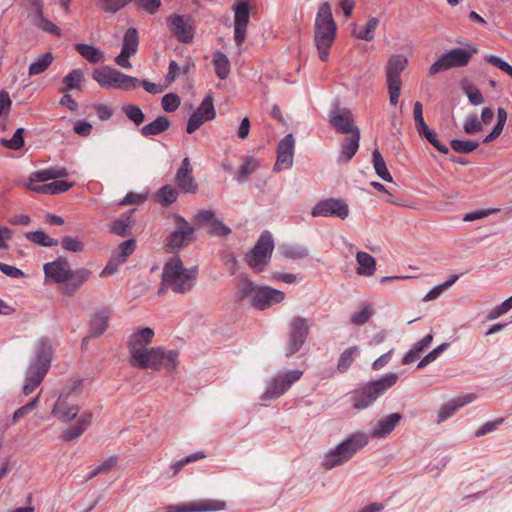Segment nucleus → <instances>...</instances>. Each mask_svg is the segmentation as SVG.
Segmentation results:
<instances>
[{"label": "nucleus", "instance_id": "obj_1", "mask_svg": "<svg viewBox=\"0 0 512 512\" xmlns=\"http://www.w3.org/2000/svg\"><path fill=\"white\" fill-rule=\"evenodd\" d=\"M197 276V266L187 269L179 257L171 258L163 267L158 294H164L167 289L176 294H185L194 288Z\"/></svg>", "mask_w": 512, "mask_h": 512}, {"label": "nucleus", "instance_id": "obj_2", "mask_svg": "<svg viewBox=\"0 0 512 512\" xmlns=\"http://www.w3.org/2000/svg\"><path fill=\"white\" fill-rule=\"evenodd\" d=\"M337 24L332 15V9L328 2H323L316 13L314 23V41L319 52V58L326 62L329 58V50L335 40Z\"/></svg>", "mask_w": 512, "mask_h": 512}, {"label": "nucleus", "instance_id": "obj_3", "mask_svg": "<svg viewBox=\"0 0 512 512\" xmlns=\"http://www.w3.org/2000/svg\"><path fill=\"white\" fill-rule=\"evenodd\" d=\"M368 441L369 437L366 433H353L349 438L325 454L321 462V466L325 470H331L335 467L343 465L349 461L358 451L364 448L368 444Z\"/></svg>", "mask_w": 512, "mask_h": 512}, {"label": "nucleus", "instance_id": "obj_4", "mask_svg": "<svg viewBox=\"0 0 512 512\" xmlns=\"http://www.w3.org/2000/svg\"><path fill=\"white\" fill-rule=\"evenodd\" d=\"M81 388V379L74 380L64 387L52 408L51 415L62 423H69L74 420L80 411L78 397Z\"/></svg>", "mask_w": 512, "mask_h": 512}, {"label": "nucleus", "instance_id": "obj_5", "mask_svg": "<svg viewBox=\"0 0 512 512\" xmlns=\"http://www.w3.org/2000/svg\"><path fill=\"white\" fill-rule=\"evenodd\" d=\"M178 355L179 353L176 350L153 347L144 354H139L138 359L132 362V365L141 369H152L154 371L165 369L168 372H173L179 364Z\"/></svg>", "mask_w": 512, "mask_h": 512}, {"label": "nucleus", "instance_id": "obj_6", "mask_svg": "<svg viewBox=\"0 0 512 512\" xmlns=\"http://www.w3.org/2000/svg\"><path fill=\"white\" fill-rule=\"evenodd\" d=\"M398 378V374L388 373L356 390L353 395L354 407L357 409L367 408L378 397L393 387L396 384Z\"/></svg>", "mask_w": 512, "mask_h": 512}, {"label": "nucleus", "instance_id": "obj_7", "mask_svg": "<svg viewBox=\"0 0 512 512\" xmlns=\"http://www.w3.org/2000/svg\"><path fill=\"white\" fill-rule=\"evenodd\" d=\"M93 79L103 88H116L122 90H132L140 85V80L136 77L126 75L121 71L103 67L93 73Z\"/></svg>", "mask_w": 512, "mask_h": 512}, {"label": "nucleus", "instance_id": "obj_8", "mask_svg": "<svg viewBox=\"0 0 512 512\" xmlns=\"http://www.w3.org/2000/svg\"><path fill=\"white\" fill-rule=\"evenodd\" d=\"M477 51L478 50L473 46H469L467 49H451L444 53L429 67V74L436 75L441 71L451 68L464 67L469 63L470 59L477 53Z\"/></svg>", "mask_w": 512, "mask_h": 512}, {"label": "nucleus", "instance_id": "obj_9", "mask_svg": "<svg viewBox=\"0 0 512 512\" xmlns=\"http://www.w3.org/2000/svg\"><path fill=\"white\" fill-rule=\"evenodd\" d=\"M408 64L407 58L402 54L390 57L386 65V80L389 92V99L392 105H397L401 92V73Z\"/></svg>", "mask_w": 512, "mask_h": 512}, {"label": "nucleus", "instance_id": "obj_10", "mask_svg": "<svg viewBox=\"0 0 512 512\" xmlns=\"http://www.w3.org/2000/svg\"><path fill=\"white\" fill-rule=\"evenodd\" d=\"M176 229L166 239L170 252H178L195 240V228L182 216L174 215Z\"/></svg>", "mask_w": 512, "mask_h": 512}, {"label": "nucleus", "instance_id": "obj_11", "mask_svg": "<svg viewBox=\"0 0 512 512\" xmlns=\"http://www.w3.org/2000/svg\"><path fill=\"white\" fill-rule=\"evenodd\" d=\"M310 330L309 321L301 316H295L289 324L286 356L290 357L300 351L306 342Z\"/></svg>", "mask_w": 512, "mask_h": 512}, {"label": "nucleus", "instance_id": "obj_12", "mask_svg": "<svg viewBox=\"0 0 512 512\" xmlns=\"http://www.w3.org/2000/svg\"><path fill=\"white\" fill-rule=\"evenodd\" d=\"M302 375L303 372L300 370H291L278 374L268 384L263 393L262 399L271 400L282 396L293 383L301 378Z\"/></svg>", "mask_w": 512, "mask_h": 512}, {"label": "nucleus", "instance_id": "obj_13", "mask_svg": "<svg viewBox=\"0 0 512 512\" xmlns=\"http://www.w3.org/2000/svg\"><path fill=\"white\" fill-rule=\"evenodd\" d=\"M313 217H337L342 220L349 215V207L342 199L328 198L319 201L311 211Z\"/></svg>", "mask_w": 512, "mask_h": 512}, {"label": "nucleus", "instance_id": "obj_14", "mask_svg": "<svg viewBox=\"0 0 512 512\" xmlns=\"http://www.w3.org/2000/svg\"><path fill=\"white\" fill-rule=\"evenodd\" d=\"M234 10V40L241 46L246 39V31L250 18V7L247 2H236Z\"/></svg>", "mask_w": 512, "mask_h": 512}, {"label": "nucleus", "instance_id": "obj_15", "mask_svg": "<svg viewBox=\"0 0 512 512\" xmlns=\"http://www.w3.org/2000/svg\"><path fill=\"white\" fill-rule=\"evenodd\" d=\"M154 337L153 329L149 327L137 329L128 340L129 353L132 362H135L139 354H144L149 348L147 346L152 343Z\"/></svg>", "mask_w": 512, "mask_h": 512}, {"label": "nucleus", "instance_id": "obj_16", "mask_svg": "<svg viewBox=\"0 0 512 512\" xmlns=\"http://www.w3.org/2000/svg\"><path fill=\"white\" fill-rule=\"evenodd\" d=\"M295 140L293 134H287L280 140L277 147V160L273 167L275 172L289 169L293 165Z\"/></svg>", "mask_w": 512, "mask_h": 512}, {"label": "nucleus", "instance_id": "obj_17", "mask_svg": "<svg viewBox=\"0 0 512 512\" xmlns=\"http://www.w3.org/2000/svg\"><path fill=\"white\" fill-rule=\"evenodd\" d=\"M49 369V365L31 359L25 372L23 393L31 394L41 384Z\"/></svg>", "mask_w": 512, "mask_h": 512}, {"label": "nucleus", "instance_id": "obj_18", "mask_svg": "<svg viewBox=\"0 0 512 512\" xmlns=\"http://www.w3.org/2000/svg\"><path fill=\"white\" fill-rule=\"evenodd\" d=\"M167 24L180 42L189 44L193 41L194 29L189 17L172 14L167 18Z\"/></svg>", "mask_w": 512, "mask_h": 512}, {"label": "nucleus", "instance_id": "obj_19", "mask_svg": "<svg viewBox=\"0 0 512 512\" xmlns=\"http://www.w3.org/2000/svg\"><path fill=\"white\" fill-rule=\"evenodd\" d=\"M71 270L69 261L64 257H58L43 265L45 277L58 284L66 283L69 280Z\"/></svg>", "mask_w": 512, "mask_h": 512}, {"label": "nucleus", "instance_id": "obj_20", "mask_svg": "<svg viewBox=\"0 0 512 512\" xmlns=\"http://www.w3.org/2000/svg\"><path fill=\"white\" fill-rule=\"evenodd\" d=\"M284 299L285 293L283 291L269 286H260L255 295V301L252 302V307L258 310H265L281 303Z\"/></svg>", "mask_w": 512, "mask_h": 512}, {"label": "nucleus", "instance_id": "obj_21", "mask_svg": "<svg viewBox=\"0 0 512 512\" xmlns=\"http://www.w3.org/2000/svg\"><path fill=\"white\" fill-rule=\"evenodd\" d=\"M329 122L338 133L342 134L353 133L357 128L354 126L353 115L347 108H334L329 115Z\"/></svg>", "mask_w": 512, "mask_h": 512}, {"label": "nucleus", "instance_id": "obj_22", "mask_svg": "<svg viewBox=\"0 0 512 512\" xmlns=\"http://www.w3.org/2000/svg\"><path fill=\"white\" fill-rule=\"evenodd\" d=\"M193 169L188 157H185L181 166L177 170L175 182L183 193H196L198 184L196 183L193 175Z\"/></svg>", "mask_w": 512, "mask_h": 512}, {"label": "nucleus", "instance_id": "obj_23", "mask_svg": "<svg viewBox=\"0 0 512 512\" xmlns=\"http://www.w3.org/2000/svg\"><path fill=\"white\" fill-rule=\"evenodd\" d=\"M226 503L220 500L204 499L178 506L176 509H170L169 512H210L224 510Z\"/></svg>", "mask_w": 512, "mask_h": 512}, {"label": "nucleus", "instance_id": "obj_24", "mask_svg": "<svg viewBox=\"0 0 512 512\" xmlns=\"http://www.w3.org/2000/svg\"><path fill=\"white\" fill-rule=\"evenodd\" d=\"M259 287L260 286L253 282L246 274H241L238 277L236 284V302L242 303L248 300L252 307V302L255 301V295L257 294Z\"/></svg>", "mask_w": 512, "mask_h": 512}, {"label": "nucleus", "instance_id": "obj_25", "mask_svg": "<svg viewBox=\"0 0 512 512\" xmlns=\"http://www.w3.org/2000/svg\"><path fill=\"white\" fill-rule=\"evenodd\" d=\"M92 412H83L76 420L75 424L65 429L61 434V439L66 442L77 440L87 430L92 423Z\"/></svg>", "mask_w": 512, "mask_h": 512}, {"label": "nucleus", "instance_id": "obj_26", "mask_svg": "<svg viewBox=\"0 0 512 512\" xmlns=\"http://www.w3.org/2000/svg\"><path fill=\"white\" fill-rule=\"evenodd\" d=\"M359 141L360 130L359 128H355L353 133H350L347 137L344 138L341 144L337 162L340 164L348 163L357 153L359 149Z\"/></svg>", "mask_w": 512, "mask_h": 512}, {"label": "nucleus", "instance_id": "obj_27", "mask_svg": "<svg viewBox=\"0 0 512 512\" xmlns=\"http://www.w3.org/2000/svg\"><path fill=\"white\" fill-rule=\"evenodd\" d=\"M475 399L476 395L474 393H470L449 401L447 404L440 408L437 422H444L450 418L459 408L473 402Z\"/></svg>", "mask_w": 512, "mask_h": 512}, {"label": "nucleus", "instance_id": "obj_28", "mask_svg": "<svg viewBox=\"0 0 512 512\" xmlns=\"http://www.w3.org/2000/svg\"><path fill=\"white\" fill-rule=\"evenodd\" d=\"M54 348L50 338L43 336L35 344L32 359L51 366Z\"/></svg>", "mask_w": 512, "mask_h": 512}, {"label": "nucleus", "instance_id": "obj_29", "mask_svg": "<svg viewBox=\"0 0 512 512\" xmlns=\"http://www.w3.org/2000/svg\"><path fill=\"white\" fill-rule=\"evenodd\" d=\"M92 272L87 268H79L71 270L69 280L65 283L64 294L67 296L74 295L81 286L90 278Z\"/></svg>", "mask_w": 512, "mask_h": 512}, {"label": "nucleus", "instance_id": "obj_30", "mask_svg": "<svg viewBox=\"0 0 512 512\" xmlns=\"http://www.w3.org/2000/svg\"><path fill=\"white\" fill-rule=\"evenodd\" d=\"M402 415L400 413H392L383 419L379 420L371 432L374 438H383L389 435L401 421Z\"/></svg>", "mask_w": 512, "mask_h": 512}, {"label": "nucleus", "instance_id": "obj_31", "mask_svg": "<svg viewBox=\"0 0 512 512\" xmlns=\"http://www.w3.org/2000/svg\"><path fill=\"white\" fill-rule=\"evenodd\" d=\"M135 209H132L129 213L122 215L121 217L115 219L109 225V231L115 235L121 237H127L130 235V229L135 224V219L132 216V213Z\"/></svg>", "mask_w": 512, "mask_h": 512}, {"label": "nucleus", "instance_id": "obj_32", "mask_svg": "<svg viewBox=\"0 0 512 512\" xmlns=\"http://www.w3.org/2000/svg\"><path fill=\"white\" fill-rule=\"evenodd\" d=\"M356 260L358 263L357 273L361 276H372L376 271V261L367 252L359 251L356 254Z\"/></svg>", "mask_w": 512, "mask_h": 512}, {"label": "nucleus", "instance_id": "obj_33", "mask_svg": "<svg viewBox=\"0 0 512 512\" xmlns=\"http://www.w3.org/2000/svg\"><path fill=\"white\" fill-rule=\"evenodd\" d=\"M170 120L166 116H159L154 121L144 125L141 128V134L144 137L159 135L170 127Z\"/></svg>", "mask_w": 512, "mask_h": 512}, {"label": "nucleus", "instance_id": "obj_34", "mask_svg": "<svg viewBox=\"0 0 512 512\" xmlns=\"http://www.w3.org/2000/svg\"><path fill=\"white\" fill-rule=\"evenodd\" d=\"M260 166L258 159L254 157H245L244 162L235 175V180L238 183H244L248 180L249 176L253 174Z\"/></svg>", "mask_w": 512, "mask_h": 512}, {"label": "nucleus", "instance_id": "obj_35", "mask_svg": "<svg viewBox=\"0 0 512 512\" xmlns=\"http://www.w3.org/2000/svg\"><path fill=\"white\" fill-rule=\"evenodd\" d=\"M75 50L88 62L93 64L101 62L104 58L103 52L92 45L79 43L75 45Z\"/></svg>", "mask_w": 512, "mask_h": 512}, {"label": "nucleus", "instance_id": "obj_36", "mask_svg": "<svg viewBox=\"0 0 512 512\" xmlns=\"http://www.w3.org/2000/svg\"><path fill=\"white\" fill-rule=\"evenodd\" d=\"M216 75L224 80L230 73V61L228 57L221 51H216L212 60Z\"/></svg>", "mask_w": 512, "mask_h": 512}, {"label": "nucleus", "instance_id": "obj_37", "mask_svg": "<svg viewBox=\"0 0 512 512\" xmlns=\"http://www.w3.org/2000/svg\"><path fill=\"white\" fill-rule=\"evenodd\" d=\"M138 45L139 36L137 29L134 27L128 28L124 34L121 51L133 56L137 53Z\"/></svg>", "mask_w": 512, "mask_h": 512}, {"label": "nucleus", "instance_id": "obj_38", "mask_svg": "<svg viewBox=\"0 0 512 512\" xmlns=\"http://www.w3.org/2000/svg\"><path fill=\"white\" fill-rule=\"evenodd\" d=\"M54 57L51 52H46L40 55L28 68V74L30 76L39 75L45 72L48 67L52 64Z\"/></svg>", "mask_w": 512, "mask_h": 512}, {"label": "nucleus", "instance_id": "obj_39", "mask_svg": "<svg viewBox=\"0 0 512 512\" xmlns=\"http://www.w3.org/2000/svg\"><path fill=\"white\" fill-rule=\"evenodd\" d=\"M109 315L107 312L102 311L94 315L90 324V336H101L108 327Z\"/></svg>", "mask_w": 512, "mask_h": 512}, {"label": "nucleus", "instance_id": "obj_40", "mask_svg": "<svg viewBox=\"0 0 512 512\" xmlns=\"http://www.w3.org/2000/svg\"><path fill=\"white\" fill-rule=\"evenodd\" d=\"M372 163L376 174L386 182H392L393 177L389 172L385 160L382 157L380 151L375 149L372 153Z\"/></svg>", "mask_w": 512, "mask_h": 512}, {"label": "nucleus", "instance_id": "obj_41", "mask_svg": "<svg viewBox=\"0 0 512 512\" xmlns=\"http://www.w3.org/2000/svg\"><path fill=\"white\" fill-rule=\"evenodd\" d=\"M25 237L32 243L38 244L43 247H53L59 244L57 239L51 238L42 230L31 231L25 233Z\"/></svg>", "mask_w": 512, "mask_h": 512}, {"label": "nucleus", "instance_id": "obj_42", "mask_svg": "<svg viewBox=\"0 0 512 512\" xmlns=\"http://www.w3.org/2000/svg\"><path fill=\"white\" fill-rule=\"evenodd\" d=\"M245 260L250 268L254 269L256 272H261L270 261V257L261 252L256 253L255 249H252L246 254Z\"/></svg>", "mask_w": 512, "mask_h": 512}, {"label": "nucleus", "instance_id": "obj_43", "mask_svg": "<svg viewBox=\"0 0 512 512\" xmlns=\"http://www.w3.org/2000/svg\"><path fill=\"white\" fill-rule=\"evenodd\" d=\"M253 249H255L256 253L261 252L264 253V255L271 258L274 249V241L271 233L268 231H264L260 235Z\"/></svg>", "mask_w": 512, "mask_h": 512}, {"label": "nucleus", "instance_id": "obj_44", "mask_svg": "<svg viewBox=\"0 0 512 512\" xmlns=\"http://www.w3.org/2000/svg\"><path fill=\"white\" fill-rule=\"evenodd\" d=\"M35 26L55 36H61V30L52 21L44 17L43 9L35 13Z\"/></svg>", "mask_w": 512, "mask_h": 512}, {"label": "nucleus", "instance_id": "obj_45", "mask_svg": "<svg viewBox=\"0 0 512 512\" xmlns=\"http://www.w3.org/2000/svg\"><path fill=\"white\" fill-rule=\"evenodd\" d=\"M359 353L358 346H352L347 349H345L339 359L337 364V369L339 372L343 373L349 369V367L352 365L354 361L355 355Z\"/></svg>", "mask_w": 512, "mask_h": 512}, {"label": "nucleus", "instance_id": "obj_46", "mask_svg": "<svg viewBox=\"0 0 512 512\" xmlns=\"http://www.w3.org/2000/svg\"><path fill=\"white\" fill-rule=\"evenodd\" d=\"M84 80V73L81 69H73L63 78L65 88H61L60 92L67 90L80 89L79 84Z\"/></svg>", "mask_w": 512, "mask_h": 512}, {"label": "nucleus", "instance_id": "obj_47", "mask_svg": "<svg viewBox=\"0 0 512 512\" xmlns=\"http://www.w3.org/2000/svg\"><path fill=\"white\" fill-rule=\"evenodd\" d=\"M136 241L134 239H128L123 241L113 253L115 259H119V262H126L127 258L135 251Z\"/></svg>", "mask_w": 512, "mask_h": 512}, {"label": "nucleus", "instance_id": "obj_48", "mask_svg": "<svg viewBox=\"0 0 512 512\" xmlns=\"http://www.w3.org/2000/svg\"><path fill=\"white\" fill-rule=\"evenodd\" d=\"M122 112L136 126L141 125L145 120V114L140 109V107L137 105H134V104L124 105L122 107Z\"/></svg>", "mask_w": 512, "mask_h": 512}, {"label": "nucleus", "instance_id": "obj_49", "mask_svg": "<svg viewBox=\"0 0 512 512\" xmlns=\"http://www.w3.org/2000/svg\"><path fill=\"white\" fill-rule=\"evenodd\" d=\"M178 195L177 189L170 184L164 185L157 193L160 202L165 206L176 202Z\"/></svg>", "mask_w": 512, "mask_h": 512}, {"label": "nucleus", "instance_id": "obj_50", "mask_svg": "<svg viewBox=\"0 0 512 512\" xmlns=\"http://www.w3.org/2000/svg\"><path fill=\"white\" fill-rule=\"evenodd\" d=\"M25 132L24 128H18L11 139H0L1 144L11 150H19L24 145L23 134Z\"/></svg>", "mask_w": 512, "mask_h": 512}, {"label": "nucleus", "instance_id": "obj_51", "mask_svg": "<svg viewBox=\"0 0 512 512\" xmlns=\"http://www.w3.org/2000/svg\"><path fill=\"white\" fill-rule=\"evenodd\" d=\"M39 399H40V394L36 395L34 398L31 399V401H29L22 407L15 410V412L13 413L12 419H11V424L14 425L20 419H22L24 416H26L27 414L32 412L35 409V407L37 406Z\"/></svg>", "mask_w": 512, "mask_h": 512}, {"label": "nucleus", "instance_id": "obj_52", "mask_svg": "<svg viewBox=\"0 0 512 512\" xmlns=\"http://www.w3.org/2000/svg\"><path fill=\"white\" fill-rule=\"evenodd\" d=\"M194 113H200L205 116V118L214 119L216 117V111L213 104V96L211 94L206 95Z\"/></svg>", "mask_w": 512, "mask_h": 512}, {"label": "nucleus", "instance_id": "obj_53", "mask_svg": "<svg viewBox=\"0 0 512 512\" xmlns=\"http://www.w3.org/2000/svg\"><path fill=\"white\" fill-rule=\"evenodd\" d=\"M451 148L457 153H471L476 150L479 143L470 140L453 139L450 142Z\"/></svg>", "mask_w": 512, "mask_h": 512}, {"label": "nucleus", "instance_id": "obj_54", "mask_svg": "<svg viewBox=\"0 0 512 512\" xmlns=\"http://www.w3.org/2000/svg\"><path fill=\"white\" fill-rule=\"evenodd\" d=\"M379 24V20L376 17H372L368 20L366 27L363 31H359L355 33V36L358 39H362L365 41H372L374 39L375 30Z\"/></svg>", "mask_w": 512, "mask_h": 512}, {"label": "nucleus", "instance_id": "obj_55", "mask_svg": "<svg viewBox=\"0 0 512 512\" xmlns=\"http://www.w3.org/2000/svg\"><path fill=\"white\" fill-rule=\"evenodd\" d=\"M61 246L64 250L78 253L84 250V243L77 237L64 236L61 240Z\"/></svg>", "mask_w": 512, "mask_h": 512}, {"label": "nucleus", "instance_id": "obj_56", "mask_svg": "<svg viewBox=\"0 0 512 512\" xmlns=\"http://www.w3.org/2000/svg\"><path fill=\"white\" fill-rule=\"evenodd\" d=\"M205 457L206 455L203 452H195L190 456H187L179 461H176L171 466V468L173 469V476L177 475L187 464L203 459Z\"/></svg>", "mask_w": 512, "mask_h": 512}, {"label": "nucleus", "instance_id": "obj_57", "mask_svg": "<svg viewBox=\"0 0 512 512\" xmlns=\"http://www.w3.org/2000/svg\"><path fill=\"white\" fill-rule=\"evenodd\" d=\"M512 309V295L501 304L490 310L486 316L487 320H494Z\"/></svg>", "mask_w": 512, "mask_h": 512}, {"label": "nucleus", "instance_id": "obj_58", "mask_svg": "<svg viewBox=\"0 0 512 512\" xmlns=\"http://www.w3.org/2000/svg\"><path fill=\"white\" fill-rule=\"evenodd\" d=\"M373 315V311L371 306L366 305L363 308H361L359 311L354 312L351 315L350 321L351 323L355 325H363L365 324L370 317Z\"/></svg>", "mask_w": 512, "mask_h": 512}, {"label": "nucleus", "instance_id": "obj_59", "mask_svg": "<svg viewBox=\"0 0 512 512\" xmlns=\"http://www.w3.org/2000/svg\"><path fill=\"white\" fill-rule=\"evenodd\" d=\"M180 102L181 99L177 94L168 93L162 97L161 105L166 112H174L179 107Z\"/></svg>", "mask_w": 512, "mask_h": 512}, {"label": "nucleus", "instance_id": "obj_60", "mask_svg": "<svg viewBox=\"0 0 512 512\" xmlns=\"http://www.w3.org/2000/svg\"><path fill=\"white\" fill-rule=\"evenodd\" d=\"M211 119L205 118V116L200 113H192L188 119L186 131L189 134L194 133L198 128H200L206 121H210Z\"/></svg>", "mask_w": 512, "mask_h": 512}, {"label": "nucleus", "instance_id": "obj_61", "mask_svg": "<svg viewBox=\"0 0 512 512\" xmlns=\"http://www.w3.org/2000/svg\"><path fill=\"white\" fill-rule=\"evenodd\" d=\"M283 255L290 259H303L308 257L309 251L307 248L302 246H290L283 250Z\"/></svg>", "mask_w": 512, "mask_h": 512}, {"label": "nucleus", "instance_id": "obj_62", "mask_svg": "<svg viewBox=\"0 0 512 512\" xmlns=\"http://www.w3.org/2000/svg\"><path fill=\"white\" fill-rule=\"evenodd\" d=\"M485 61L489 64L497 67L501 71L507 73L510 77H512V66L508 64L506 61L502 60L501 58L494 56V55H488L485 56Z\"/></svg>", "mask_w": 512, "mask_h": 512}, {"label": "nucleus", "instance_id": "obj_63", "mask_svg": "<svg viewBox=\"0 0 512 512\" xmlns=\"http://www.w3.org/2000/svg\"><path fill=\"white\" fill-rule=\"evenodd\" d=\"M231 232L232 230L218 219L213 220L209 227V233L216 236H227Z\"/></svg>", "mask_w": 512, "mask_h": 512}, {"label": "nucleus", "instance_id": "obj_64", "mask_svg": "<svg viewBox=\"0 0 512 512\" xmlns=\"http://www.w3.org/2000/svg\"><path fill=\"white\" fill-rule=\"evenodd\" d=\"M483 129L481 121L477 115H472L464 123V131L467 134H475Z\"/></svg>", "mask_w": 512, "mask_h": 512}]
</instances>
